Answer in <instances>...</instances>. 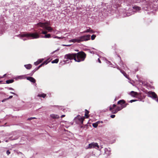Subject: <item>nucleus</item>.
I'll list each match as a JSON object with an SVG mask.
<instances>
[{
	"label": "nucleus",
	"instance_id": "nucleus-27",
	"mask_svg": "<svg viewBox=\"0 0 158 158\" xmlns=\"http://www.w3.org/2000/svg\"><path fill=\"white\" fill-rule=\"evenodd\" d=\"M59 61V60L58 59H56L53 60L52 61V63H57Z\"/></svg>",
	"mask_w": 158,
	"mask_h": 158
},
{
	"label": "nucleus",
	"instance_id": "nucleus-16",
	"mask_svg": "<svg viewBox=\"0 0 158 158\" xmlns=\"http://www.w3.org/2000/svg\"><path fill=\"white\" fill-rule=\"evenodd\" d=\"M125 102V101L124 100H121L119 101L118 102V104L120 105L121 106Z\"/></svg>",
	"mask_w": 158,
	"mask_h": 158
},
{
	"label": "nucleus",
	"instance_id": "nucleus-10",
	"mask_svg": "<svg viewBox=\"0 0 158 158\" xmlns=\"http://www.w3.org/2000/svg\"><path fill=\"white\" fill-rule=\"evenodd\" d=\"M122 109L121 107L117 106L116 109H115L114 111H112V113L116 114L118 111L121 110Z\"/></svg>",
	"mask_w": 158,
	"mask_h": 158
},
{
	"label": "nucleus",
	"instance_id": "nucleus-36",
	"mask_svg": "<svg viewBox=\"0 0 158 158\" xmlns=\"http://www.w3.org/2000/svg\"><path fill=\"white\" fill-rule=\"evenodd\" d=\"M8 98H6V99H4L2 101V102H4L6 100H8Z\"/></svg>",
	"mask_w": 158,
	"mask_h": 158
},
{
	"label": "nucleus",
	"instance_id": "nucleus-21",
	"mask_svg": "<svg viewBox=\"0 0 158 158\" xmlns=\"http://www.w3.org/2000/svg\"><path fill=\"white\" fill-rule=\"evenodd\" d=\"M46 96V94L42 93L41 94H39L37 95V96L38 97H42L44 98Z\"/></svg>",
	"mask_w": 158,
	"mask_h": 158
},
{
	"label": "nucleus",
	"instance_id": "nucleus-33",
	"mask_svg": "<svg viewBox=\"0 0 158 158\" xmlns=\"http://www.w3.org/2000/svg\"><path fill=\"white\" fill-rule=\"evenodd\" d=\"M137 101V100H131L130 101V102L131 103H132L133 102H134L135 101Z\"/></svg>",
	"mask_w": 158,
	"mask_h": 158
},
{
	"label": "nucleus",
	"instance_id": "nucleus-46",
	"mask_svg": "<svg viewBox=\"0 0 158 158\" xmlns=\"http://www.w3.org/2000/svg\"><path fill=\"white\" fill-rule=\"evenodd\" d=\"M23 39V40L24 41H25V40H26V39Z\"/></svg>",
	"mask_w": 158,
	"mask_h": 158
},
{
	"label": "nucleus",
	"instance_id": "nucleus-5",
	"mask_svg": "<svg viewBox=\"0 0 158 158\" xmlns=\"http://www.w3.org/2000/svg\"><path fill=\"white\" fill-rule=\"evenodd\" d=\"M96 147L98 148H99V146L98 145L97 143L93 142L89 144L87 149H91L94 148Z\"/></svg>",
	"mask_w": 158,
	"mask_h": 158
},
{
	"label": "nucleus",
	"instance_id": "nucleus-44",
	"mask_svg": "<svg viewBox=\"0 0 158 158\" xmlns=\"http://www.w3.org/2000/svg\"><path fill=\"white\" fill-rule=\"evenodd\" d=\"M9 89H10V90H13V89H12V88H9Z\"/></svg>",
	"mask_w": 158,
	"mask_h": 158
},
{
	"label": "nucleus",
	"instance_id": "nucleus-48",
	"mask_svg": "<svg viewBox=\"0 0 158 158\" xmlns=\"http://www.w3.org/2000/svg\"><path fill=\"white\" fill-rule=\"evenodd\" d=\"M156 101L158 102V98H157V100H156Z\"/></svg>",
	"mask_w": 158,
	"mask_h": 158
},
{
	"label": "nucleus",
	"instance_id": "nucleus-23",
	"mask_svg": "<svg viewBox=\"0 0 158 158\" xmlns=\"http://www.w3.org/2000/svg\"><path fill=\"white\" fill-rule=\"evenodd\" d=\"M14 81L13 79H11L7 80L6 81V82L7 84H10L13 83Z\"/></svg>",
	"mask_w": 158,
	"mask_h": 158
},
{
	"label": "nucleus",
	"instance_id": "nucleus-11",
	"mask_svg": "<svg viewBox=\"0 0 158 158\" xmlns=\"http://www.w3.org/2000/svg\"><path fill=\"white\" fill-rule=\"evenodd\" d=\"M46 24L48 25V23H42L41 22H40L38 23L37 25L41 27H42L43 28H44V27L45 26H46Z\"/></svg>",
	"mask_w": 158,
	"mask_h": 158
},
{
	"label": "nucleus",
	"instance_id": "nucleus-24",
	"mask_svg": "<svg viewBox=\"0 0 158 158\" xmlns=\"http://www.w3.org/2000/svg\"><path fill=\"white\" fill-rule=\"evenodd\" d=\"M89 32H91L92 33H93V31L92 30H90V29H87L86 31H85L83 32V33H87Z\"/></svg>",
	"mask_w": 158,
	"mask_h": 158
},
{
	"label": "nucleus",
	"instance_id": "nucleus-28",
	"mask_svg": "<svg viewBox=\"0 0 158 158\" xmlns=\"http://www.w3.org/2000/svg\"><path fill=\"white\" fill-rule=\"evenodd\" d=\"M98 122L95 123L93 124V127L95 128L97 127L98 126Z\"/></svg>",
	"mask_w": 158,
	"mask_h": 158
},
{
	"label": "nucleus",
	"instance_id": "nucleus-39",
	"mask_svg": "<svg viewBox=\"0 0 158 158\" xmlns=\"http://www.w3.org/2000/svg\"><path fill=\"white\" fill-rule=\"evenodd\" d=\"M32 119H33L32 117H31V118H28V120H31Z\"/></svg>",
	"mask_w": 158,
	"mask_h": 158
},
{
	"label": "nucleus",
	"instance_id": "nucleus-12",
	"mask_svg": "<svg viewBox=\"0 0 158 158\" xmlns=\"http://www.w3.org/2000/svg\"><path fill=\"white\" fill-rule=\"evenodd\" d=\"M70 41L71 42H73V43H76L77 42L78 43H80V40L79 39V37H78L77 39H74L71 40H70Z\"/></svg>",
	"mask_w": 158,
	"mask_h": 158
},
{
	"label": "nucleus",
	"instance_id": "nucleus-14",
	"mask_svg": "<svg viewBox=\"0 0 158 158\" xmlns=\"http://www.w3.org/2000/svg\"><path fill=\"white\" fill-rule=\"evenodd\" d=\"M27 79L33 83H35L36 81L35 79L31 77H27Z\"/></svg>",
	"mask_w": 158,
	"mask_h": 158
},
{
	"label": "nucleus",
	"instance_id": "nucleus-43",
	"mask_svg": "<svg viewBox=\"0 0 158 158\" xmlns=\"http://www.w3.org/2000/svg\"><path fill=\"white\" fill-rule=\"evenodd\" d=\"M63 46H70V45H63Z\"/></svg>",
	"mask_w": 158,
	"mask_h": 158
},
{
	"label": "nucleus",
	"instance_id": "nucleus-31",
	"mask_svg": "<svg viewBox=\"0 0 158 158\" xmlns=\"http://www.w3.org/2000/svg\"><path fill=\"white\" fill-rule=\"evenodd\" d=\"M114 108L113 107L110 106V107L109 110L110 111H111V112L112 113V111H114L115 110H114Z\"/></svg>",
	"mask_w": 158,
	"mask_h": 158
},
{
	"label": "nucleus",
	"instance_id": "nucleus-3",
	"mask_svg": "<svg viewBox=\"0 0 158 158\" xmlns=\"http://www.w3.org/2000/svg\"><path fill=\"white\" fill-rule=\"evenodd\" d=\"M75 53H69L65 55L64 56V58L67 60H74L76 61V59Z\"/></svg>",
	"mask_w": 158,
	"mask_h": 158
},
{
	"label": "nucleus",
	"instance_id": "nucleus-19",
	"mask_svg": "<svg viewBox=\"0 0 158 158\" xmlns=\"http://www.w3.org/2000/svg\"><path fill=\"white\" fill-rule=\"evenodd\" d=\"M85 116L86 118H88L89 116L88 115L89 111L86 109H85Z\"/></svg>",
	"mask_w": 158,
	"mask_h": 158
},
{
	"label": "nucleus",
	"instance_id": "nucleus-6",
	"mask_svg": "<svg viewBox=\"0 0 158 158\" xmlns=\"http://www.w3.org/2000/svg\"><path fill=\"white\" fill-rule=\"evenodd\" d=\"M148 94L149 97L153 99L157 98V96L156 93L152 91H150L148 92Z\"/></svg>",
	"mask_w": 158,
	"mask_h": 158
},
{
	"label": "nucleus",
	"instance_id": "nucleus-22",
	"mask_svg": "<svg viewBox=\"0 0 158 158\" xmlns=\"http://www.w3.org/2000/svg\"><path fill=\"white\" fill-rule=\"evenodd\" d=\"M133 9L137 11H139L141 10V8L140 7L135 6L133 7Z\"/></svg>",
	"mask_w": 158,
	"mask_h": 158
},
{
	"label": "nucleus",
	"instance_id": "nucleus-15",
	"mask_svg": "<svg viewBox=\"0 0 158 158\" xmlns=\"http://www.w3.org/2000/svg\"><path fill=\"white\" fill-rule=\"evenodd\" d=\"M50 116L53 118H58L59 117L58 115L54 114H51Z\"/></svg>",
	"mask_w": 158,
	"mask_h": 158
},
{
	"label": "nucleus",
	"instance_id": "nucleus-41",
	"mask_svg": "<svg viewBox=\"0 0 158 158\" xmlns=\"http://www.w3.org/2000/svg\"><path fill=\"white\" fill-rule=\"evenodd\" d=\"M12 97H13V96H10L9 97V98H8V99H10V98H11Z\"/></svg>",
	"mask_w": 158,
	"mask_h": 158
},
{
	"label": "nucleus",
	"instance_id": "nucleus-34",
	"mask_svg": "<svg viewBox=\"0 0 158 158\" xmlns=\"http://www.w3.org/2000/svg\"><path fill=\"white\" fill-rule=\"evenodd\" d=\"M115 115L114 114H112L110 115V117L111 118H114L115 117Z\"/></svg>",
	"mask_w": 158,
	"mask_h": 158
},
{
	"label": "nucleus",
	"instance_id": "nucleus-29",
	"mask_svg": "<svg viewBox=\"0 0 158 158\" xmlns=\"http://www.w3.org/2000/svg\"><path fill=\"white\" fill-rule=\"evenodd\" d=\"M96 37V35H93L91 36V39L92 40H93L95 39Z\"/></svg>",
	"mask_w": 158,
	"mask_h": 158
},
{
	"label": "nucleus",
	"instance_id": "nucleus-25",
	"mask_svg": "<svg viewBox=\"0 0 158 158\" xmlns=\"http://www.w3.org/2000/svg\"><path fill=\"white\" fill-rule=\"evenodd\" d=\"M44 37L45 38H50L51 37V35L49 34H46L44 36Z\"/></svg>",
	"mask_w": 158,
	"mask_h": 158
},
{
	"label": "nucleus",
	"instance_id": "nucleus-20",
	"mask_svg": "<svg viewBox=\"0 0 158 158\" xmlns=\"http://www.w3.org/2000/svg\"><path fill=\"white\" fill-rule=\"evenodd\" d=\"M118 69L119 70H120V72H121V73H123L126 77L128 78V75H127L126 73L124 71L120 70L119 69Z\"/></svg>",
	"mask_w": 158,
	"mask_h": 158
},
{
	"label": "nucleus",
	"instance_id": "nucleus-47",
	"mask_svg": "<svg viewBox=\"0 0 158 158\" xmlns=\"http://www.w3.org/2000/svg\"><path fill=\"white\" fill-rule=\"evenodd\" d=\"M32 118H33V119H35L36 118H35V117H32Z\"/></svg>",
	"mask_w": 158,
	"mask_h": 158
},
{
	"label": "nucleus",
	"instance_id": "nucleus-4",
	"mask_svg": "<svg viewBox=\"0 0 158 158\" xmlns=\"http://www.w3.org/2000/svg\"><path fill=\"white\" fill-rule=\"evenodd\" d=\"M90 35H87L79 37V39L80 40V43L84 41H86L90 40Z\"/></svg>",
	"mask_w": 158,
	"mask_h": 158
},
{
	"label": "nucleus",
	"instance_id": "nucleus-7",
	"mask_svg": "<svg viewBox=\"0 0 158 158\" xmlns=\"http://www.w3.org/2000/svg\"><path fill=\"white\" fill-rule=\"evenodd\" d=\"M131 95L133 97L136 96L138 98L140 99L141 100L142 99V98H140V95L138 94L136 92L134 91H132L131 92Z\"/></svg>",
	"mask_w": 158,
	"mask_h": 158
},
{
	"label": "nucleus",
	"instance_id": "nucleus-40",
	"mask_svg": "<svg viewBox=\"0 0 158 158\" xmlns=\"http://www.w3.org/2000/svg\"><path fill=\"white\" fill-rule=\"evenodd\" d=\"M116 106V105L115 104H113L112 106V107H113L114 108Z\"/></svg>",
	"mask_w": 158,
	"mask_h": 158
},
{
	"label": "nucleus",
	"instance_id": "nucleus-42",
	"mask_svg": "<svg viewBox=\"0 0 158 158\" xmlns=\"http://www.w3.org/2000/svg\"><path fill=\"white\" fill-rule=\"evenodd\" d=\"M65 116V115H62L61 116V117L62 118H63V117H64Z\"/></svg>",
	"mask_w": 158,
	"mask_h": 158
},
{
	"label": "nucleus",
	"instance_id": "nucleus-13",
	"mask_svg": "<svg viewBox=\"0 0 158 158\" xmlns=\"http://www.w3.org/2000/svg\"><path fill=\"white\" fill-rule=\"evenodd\" d=\"M44 60V59H39L36 62H35L34 63V64L35 65H37L38 64H40V63L42 62Z\"/></svg>",
	"mask_w": 158,
	"mask_h": 158
},
{
	"label": "nucleus",
	"instance_id": "nucleus-35",
	"mask_svg": "<svg viewBox=\"0 0 158 158\" xmlns=\"http://www.w3.org/2000/svg\"><path fill=\"white\" fill-rule=\"evenodd\" d=\"M10 153V152L9 151V150H7L6 152V154L7 155H9V154Z\"/></svg>",
	"mask_w": 158,
	"mask_h": 158
},
{
	"label": "nucleus",
	"instance_id": "nucleus-17",
	"mask_svg": "<svg viewBox=\"0 0 158 158\" xmlns=\"http://www.w3.org/2000/svg\"><path fill=\"white\" fill-rule=\"evenodd\" d=\"M24 67L27 69H30L32 68V65L30 64H26L24 65Z\"/></svg>",
	"mask_w": 158,
	"mask_h": 158
},
{
	"label": "nucleus",
	"instance_id": "nucleus-1",
	"mask_svg": "<svg viewBox=\"0 0 158 158\" xmlns=\"http://www.w3.org/2000/svg\"><path fill=\"white\" fill-rule=\"evenodd\" d=\"M17 36L20 38L27 37L28 39H37L40 37V35L37 32L26 33L24 34L18 35Z\"/></svg>",
	"mask_w": 158,
	"mask_h": 158
},
{
	"label": "nucleus",
	"instance_id": "nucleus-30",
	"mask_svg": "<svg viewBox=\"0 0 158 158\" xmlns=\"http://www.w3.org/2000/svg\"><path fill=\"white\" fill-rule=\"evenodd\" d=\"M40 31H41V33L43 34L46 35L47 33V32L46 31H43L42 30H41Z\"/></svg>",
	"mask_w": 158,
	"mask_h": 158
},
{
	"label": "nucleus",
	"instance_id": "nucleus-32",
	"mask_svg": "<svg viewBox=\"0 0 158 158\" xmlns=\"http://www.w3.org/2000/svg\"><path fill=\"white\" fill-rule=\"evenodd\" d=\"M41 30H42L41 29H40L38 30V32H37L39 35H40V34H42L41 33V31H40Z\"/></svg>",
	"mask_w": 158,
	"mask_h": 158
},
{
	"label": "nucleus",
	"instance_id": "nucleus-38",
	"mask_svg": "<svg viewBox=\"0 0 158 158\" xmlns=\"http://www.w3.org/2000/svg\"><path fill=\"white\" fill-rule=\"evenodd\" d=\"M98 62L99 63H101V60H100V59H99V58H98Z\"/></svg>",
	"mask_w": 158,
	"mask_h": 158
},
{
	"label": "nucleus",
	"instance_id": "nucleus-37",
	"mask_svg": "<svg viewBox=\"0 0 158 158\" xmlns=\"http://www.w3.org/2000/svg\"><path fill=\"white\" fill-rule=\"evenodd\" d=\"M54 38H57V39H61V37H58V36H55Z\"/></svg>",
	"mask_w": 158,
	"mask_h": 158
},
{
	"label": "nucleus",
	"instance_id": "nucleus-8",
	"mask_svg": "<svg viewBox=\"0 0 158 158\" xmlns=\"http://www.w3.org/2000/svg\"><path fill=\"white\" fill-rule=\"evenodd\" d=\"M76 120H78L79 121V123L82 124L83 123V121L85 119L84 117H81L80 116H77L76 118Z\"/></svg>",
	"mask_w": 158,
	"mask_h": 158
},
{
	"label": "nucleus",
	"instance_id": "nucleus-26",
	"mask_svg": "<svg viewBox=\"0 0 158 158\" xmlns=\"http://www.w3.org/2000/svg\"><path fill=\"white\" fill-rule=\"evenodd\" d=\"M128 105V104L127 103H126V102L124 104H123L122 106L121 107L122 108V109L126 107Z\"/></svg>",
	"mask_w": 158,
	"mask_h": 158
},
{
	"label": "nucleus",
	"instance_id": "nucleus-2",
	"mask_svg": "<svg viewBox=\"0 0 158 158\" xmlns=\"http://www.w3.org/2000/svg\"><path fill=\"white\" fill-rule=\"evenodd\" d=\"M76 61L80 62L85 60L86 57V54L83 51H81L76 53Z\"/></svg>",
	"mask_w": 158,
	"mask_h": 158
},
{
	"label": "nucleus",
	"instance_id": "nucleus-45",
	"mask_svg": "<svg viewBox=\"0 0 158 158\" xmlns=\"http://www.w3.org/2000/svg\"><path fill=\"white\" fill-rule=\"evenodd\" d=\"M10 93H11V94H15H15L14 93H13V92H11Z\"/></svg>",
	"mask_w": 158,
	"mask_h": 158
},
{
	"label": "nucleus",
	"instance_id": "nucleus-9",
	"mask_svg": "<svg viewBox=\"0 0 158 158\" xmlns=\"http://www.w3.org/2000/svg\"><path fill=\"white\" fill-rule=\"evenodd\" d=\"M48 63V62H47V60L44 61L36 69H34L33 71L34 73L36 71V70H38L42 66L44 65V64H46Z\"/></svg>",
	"mask_w": 158,
	"mask_h": 158
},
{
	"label": "nucleus",
	"instance_id": "nucleus-18",
	"mask_svg": "<svg viewBox=\"0 0 158 158\" xmlns=\"http://www.w3.org/2000/svg\"><path fill=\"white\" fill-rule=\"evenodd\" d=\"M44 28L48 31H51L52 30V29L51 27H50L47 26L46 25L45 26Z\"/></svg>",
	"mask_w": 158,
	"mask_h": 158
}]
</instances>
